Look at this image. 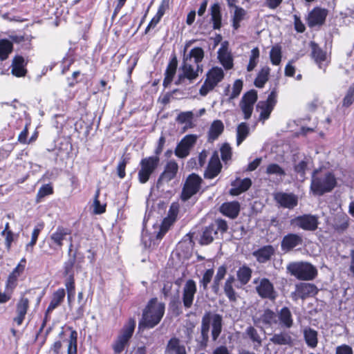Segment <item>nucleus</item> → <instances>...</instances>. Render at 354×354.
<instances>
[{
    "instance_id": "f257e3e1",
    "label": "nucleus",
    "mask_w": 354,
    "mask_h": 354,
    "mask_svg": "<svg viewBox=\"0 0 354 354\" xmlns=\"http://www.w3.org/2000/svg\"><path fill=\"white\" fill-rule=\"evenodd\" d=\"M165 312V304L158 301L157 297L151 298L142 310V317L138 322V329H151L162 320Z\"/></svg>"
},
{
    "instance_id": "f03ea898",
    "label": "nucleus",
    "mask_w": 354,
    "mask_h": 354,
    "mask_svg": "<svg viewBox=\"0 0 354 354\" xmlns=\"http://www.w3.org/2000/svg\"><path fill=\"white\" fill-rule=\"evenodd\" d=\"M337 185V178L333 171H324L322 168L313 170L310 189L314 195L322 196L326 193L330 192Z\"/></svg>"
},
{
    "instance_id": "7ed1b4c3",
    "label": "nucleus",
    "mask_w": 354,
    "mask_h": 354,
    "mask_svg": "<svg viewBox=\"0 0 354 354\" xmlns=\"http://www.w3.org/2000/svg\"><path fill=\"white\" fill-rule=\"evenodd\" d=\"M212 321V337L216 341L221 333L223 317L220 314H212L211 311L205 313L201 320V333L202 341L205 344L209 339V331Z\"/></svg>"
},
{
    "instance_id": "20e7f679",
    "label": "nucleus",
    "mask_w": 354,
    "mask_h": 354,
    "mask_svg": "<svg viewBox=\"0 0 354 354\" xmlns=\"http://www.w3.org/2000/svg\"><path fill=\"white\" fill-rule=\"evenodd\" d=\"M136 322L134 318H129L127 322L121 328L118 335L112 344V348L115 354L121 353L129 346L131 339Z\"/></svg>"
},
{
    "instance_id": "39448f33",
    "label": "nucleus",
    "mask_w": 354,
    "mask_h": 354,
    "mask_svg": "<svg viewBox=\"0 0 354 354\" xmlns=\"http://www.w3.org/2000/svg\"><path fill=\"white\" fill-rule=\"evenodd\" d=\"M160 157L147 156L140 160V169L138 172V180L140 183H147L160 165Z\"/></svg>"
},
{
    "instance_id": "423d86ee",
    "label": "nucleus",
    "mask_w": 354,
    "mask_h": 354,
    "mask_svg": "<svg viewBox=\"0 0 354 354\" xmlns=\"http://www.w3.org/2000/svg\"><path fill=\"white\" fill-rule=\"evenodd\" d=\"M291 275L301 281H310L317 276V270L310 263H293L288 266Z\"/></svg>"
},
{
    "instance_id": "0eeeda50",
    "label": "nucleus",
    "mask_w": 354,
    "mask_h": 354,
    "mask_svg": "<svg viewBox=\"0 0 354 354\" xmlns=\"http://www.w3.org/2000/svg\"><path fill=\"white\" fill-rule=\"evenodd\" d=\"M65 297L66 290L63 288H59L53 292L50 303L45 311L44 317L37 336L43 331L47 322L50 319V314L55 309L61 306L64 301Z\"/></svg>"
},
{
    "instance_id": "6e6552de",
    "label": "nucleus",
    "mask_w": 354,
    "mask_h": 354,
    "mask_svg": "<svg viewBox=\"0 0 354 354\" xmlns=\"http://www.w3.org/2000/svg\"><path fill=\"white\" fill-rule=\"evenodd\" d=\"M202 178L196 174H189L182 189L180 199L185 202L197 194L201 187Z\"/></svg>"
},
{
    "instance_id": "1a4fd4ad",
    "label": "nucleus",
    "mask_w": 354,
    "mask_h": 354,
    "mask_svg": "<svg viewBox=\"0 0 354 354\" xmlns=\"http://www.w3.org/2000/svg\"><path fill=\"white\" fill-rule=\"evenodd\" d=\"M69 241L70 245L68 246V254L69 256V258L67 261H66L64 263L63 276L67 277L66 281H75L74 268L75 267L77 269L81 268V266L79 265L81 261L79 260L77 261V252H75L73 254H71L73 248V244L72 243L73 239L71 236H70Z\"/></svg>"
},
{
    "instance_id": "9d476101",
    "label": "nucleus",
    "mask_w": 354,
    "mask_h": 354,
    "mask_svg": "<svg viewBox=\"0 0 354 354\" xmlns=\"http://www.w3.org/2000/svg\"><path fill=\"white\" fill-rule=\"evenodd\" d=\"M277 91L272 90L265 101H259L257 105V109L260 110L259 120L265 121L270 115L277 104Z\"/></svg>"
},
{
    "instance_id": "9b49d317",
    "label": "nucleus",
    "mask_w": 354,
    "mask_h": 354,
    "mask_svg": "<svg viewBox=\"0 0 354 354\" xmlns=\"http://www.w3.org/2000/svg\"><path fill=\"white\" fill-rule=\"evenodd\" d=\"M290 223L304 230L315 231L318 227L319 221L315 215L304 214L292 218Z\"/></svg>"
},
{
    "instance_id": "f8f14e48",
    "label": "nucleus",
    "mask_w": 354,
    "mask_h": 354,
    "mask_svg": "<svg viewBox=\"0 0 354 354\" xmlns=\"http://www.w3.org/2000/svg\"><path fill=\"white\" fill-rule=\"evenodd\" d=\"M256 292L261 299H268L274 301L277 297L273 283L266 277L260 279L259 284L255 288Z\"/></svg>"
},
{
    "instance_id": "ddd939ff",
    "label": "nucleus",
    "mask_w": 354,
    "mask_h": 354,
    "mask_svg": "<svg viewBox=\"0 0 354 354\" xmlns=\"http://www.w3.org/2000/svg\"><path fill=\"white\" fill-rule=\"evenodd\" d=\"M71 230L62 225L57 227L56 230L50 235L48 245L51 249H61L64 245V241L66 236L71 235Z\"/></svg>"
},
{
    "instance_id": "4468645a",
    "label": "nucleus",
    "mask_w": 354,
    "mask_h": 354,
    "mask_svg": "<svg viewBox=\"0 0 354 354\" xmlns=\"http://www.w3.org/2000/svg\"><path fill=\"white\" fill-rule=\"evenodd\" d=\"M318 292L317 287L313 283H299L295 286V290L292 292L294 300L306 299L315 296Z\"/></svg>"
},
{
    "instance_id": "2eb2a0df",
    "label": "nucleus",
    "mask_w": 354,
    "mask_h": 354,
    "mask_svg": "<svg viewBox=\"0 0 354 354\" xmlns=\"http://www.w3.org/2000/svg\"><path fill=\"white\" fill-rule=\"evenodd\" d=\"M327 15V9L320 7H315L308 13L306 18L308 26L309 28L321 27L325 24Z\"/></svg>"
},
{
    "instance_id": "dca6fc26",
    "label": "nucleus",
    "mask_w": 354,
    "mask_h": 354,
    "mask_svg": "<svg viewBox=\"0 0 354 354\" xmlns=\"http://www.w3.org/2000/svg\"><path fill=\"white\" fill-rule=\"evenodd\" d=\"M197 136L194 134L186 135L177 145L174 153L180 158H186L190 152L192 147L195 145Z\"/></svg>"
},
{
    "instance_id": "f3484780",
    "label": "nucleus",
    "mask_w": 354,
    "mask_h": 354,
    "mask_svg": "<svg viewBox=\"0 0 354 354\" xmlns=\"http://www.w3.org/2000/svg\"><path fill=\"white\" fill-rule=\"evenodd\" d=\"M222 168L223 165L220 161L218 152L215 151L209 160L203 176L205 179H214L221 172Z\"/></svg>"
},
{
    "instance_id": "a211bd4d",
    "label": "nucleus",
    "mask_w": 354,
    "mask_h": 354,
    "mask_svg": "<svg viewBox=\"0 0 354 354\" xmlns=\"http://www.w3.org/2000/svg\"><path fill=\"white\" fill-rule=\"evenodd\" d=\"M196 292V281L192 279L187 280L183 286L182 295V301L185 308H190L192 306Z\"/></svg>"
},
{
    "instance_id": "6ab92c4d",
    "label": "nucleus",
    "mask_w": 354,
    "mask_h": 354,
    "mask_svg": "<svg viewBox=\"0 0 354 354\" xmlns=\"http://www.w3.org/2000/svg\"><path fill=\"white\" fill-rule=\"evenodd\" d=\"M178 171V163L174 160H169L166 163L163 171L159 176L157 184L161 185L163 183H169L176 176Z\"/></svg>"
},
{
    "instance_id": "aec40b11",
    "label": "nucleus",
    "mask_w": 354,
    "mask_h": 354,
    "mask_svg": "<svg viewBox=\"0 0 354 354\" xmlns=\"http://www.w3.org/2000/svg\"><path fill=\"white\" fill-rule=\"evenodd\" d=\"M274 198L283 208L293 209L298 204V198L293 193L277 192Z\"/></svg>"
},
{
    "instance_id": "412c9836",
    "label": "nucleus",
    "mask_w": 354,
    "mask_h": 354,
    "mask_svg": "<svg viewBox=\"0 0 354 354\" xmlns=\"http://www.w3.org/2000/svg\"><path fill=\"white\" fill-rule=\"evenodd\" d=\"M303 238L295 233H288L285 235L281 242V248L283 251L290 252L295 248L303 244Z\"/></svg>"
},
{
    "instance_id": "4be33fe9",
    "label": "nucleus",
    "mask_w": 354,
    "mask_h": 354,
    "mask_svg": "<svg viewBox=\"0 0 354 354\" xmlns=\"http://www.w3.org/2000/svg\"><path fill=\"white\" fill-rule=\"evenodd\" d=\"M178 67V59L175 53H172L169 63L165 71V77L162 85L165 88L168 87L172 82L174 77L176 73Z\"/></svg>"
},
{
    "instance_id": "5701e85b",
    "label": "nucleus",
    "mask_w": 354,
    "mask_h": 354,
    "mask_svg": "<svg viewBox=\"0 0 354 354\" xmlns=\"http://www.w3.org/2000/svg\"><path fill=\"white\" fill-rule=\"evenodd\" d=\"M252 180L249 178L241 179L236 178L231 183L232 188L230 189L229 193L231 196H236L248 191L252 186Z\"/></svg>"
},
{
    "instance_id": "b1692460",
    "label": "nucleus",
    "mask_w": 354,
    "mask_h": 354,
    "mask_svg": "<svg viewBox=\"0 0 354 354\" xmlns=\"http://www.w3.org/2000/svg\"><path fill=\"white\" fill-rule=\"evenodd\" d=\"M188 57H183V64L181 66L182 73L184 76H185L186 79L188 80L190 82L193 80H196L198 75L199 73H202L203 66L201 64L196 65V69L194 67L187 63Z\"/></svg>"
},
{
    "instance_id": "393cba45",
    "label": "nucleus",
    "mask_w": 354,
    "mask_h": 354,
    "mask_svg": "<svg viewBox=\"0 0 354 354\" xmlns=\"http://www.w3.org/2000/svg\"><path fill=\"white\" fill-rule=\"evenodd\" d=\"M240 210V203L236 201L225 202L219 208V211L223 215L232 219H234L239 216Z\"/></svg>"
},
{
    "instance_id": "a878e982",
    "label": "nucleus",
    "mask_w": 354,
    "mask_h": 354,
    "mask_svg": "<svg viewBox=\"0 0 354 354\" xmlns=\"http://www.w3.org/2000/svg\"><path fill=\"white\" fill-rule=\"evenodd\" d=\"M29 299L24 296H21L18 301L16 306L17 316L14 318V322L17 323V326L22 324L29 308Z\"/></svg>"
},
{
    "instance_id": "bb28decb",
    "label": "nucleus",
    "mask_w": 354,
    "mask_h": 354,
    "mask_svg": "<svg viewBox=\"0 0 354 354\" xmlns=\"http://www.w3.org/2000/svg\"><path fill=\"white\" fill-rule=\"evenodd\" d=\"M27 62L21 55H15L12 63V74L17 77H22L26 75L28 72L26 66Z\"/></svg>"
},
{
    "instance_id": "cd10ccee",
    "label": "nucleus",
    "mask_w": 354,
    "mask_h": 354,
    "mask_svg": "<svg viewBox=\"0 0 354 354\" xmlns=\"http://www.w3.org/2000/svg\"><path fill=\"white\" fill-rule=\"evenodd\" d=\"M274 252V248L272 245H267L254 251L252 254L259 263H265L271 259Z\"/></svg>"
},
{
    "instance_id": "c85d7f7f",
    "label": "nucleus",
    "mask_w": 354,
    "mask_h": 354,
    "mask_svg": "<svg viewBox=\"0 0 354 354\" xmlns=\"http://www.w3.org/2000/svg\"><path fill=\"white\" fill-rule=\"evenodd\" d=\"M224 75L223 69L215 66L208 71L205 80L215 88L223 80Z\"/></svg>"
},
{
    "instance_id": "c756f323",
    "label": "nucleus",
    "mask_w": 354,
    "mask_h": 354,
    "mask_svg": "<svg viewBox=\"0 0 354 354\" xmlns=\"http://www.w3.org/2000/svg\"><path fill=\"white\" fill-rule=\"evenodd\" d=\"M311 48V57L314 59L321 68L322 62L326 60V52L324 51L319 45L314 41H311L309 44Z\"/></svg>"
},
{
    "instance_id": "7c9ffc66",
    "label": "nucleus",
    "mask_w": 354,
    "mask_h": 354,
    "mask_svg": "<svg viewBox=\"0 0 354 354\" xmlns=\"http://www.w3.org/2000/svg\"><path fill=\"white\" fill-rule=\"evenodd\" d=\"M211 21L214 30H220L222 26L221 8L218 3H214L210 8Z\"/></svg>"
},
{
    "instance_id": "2f4dec72",
    "label": "nucleus",
    "mask_w": 354,
    "mask_h": 354,
    "mask_svg": "<svg viewBox=\"0 0 354 354\" xmlns=\"http://www.w3.org/2000/svg\"><path fill=\"white\" fill-rule=\"evenodd\" d=\"M224 131V124L220 120H215L210 125L207 133V140L213 142L218 138Z\"/></svg>"
},
{
    "instance_id": "473e14b6",
    "label": "nucleus",
    "mask_w": 354,
    "mask_h": 354,
    "mask_svg": "<svg viewBox=\"0 0 354 354\" xmlns=\"http://www.w3.org/2000/svg\"><path fill=\"white\" fill-rule=\"evenodd\" d=\"M279 324L281 327L290 328L294 324L290 310L287 307H283L278 313Z\"/></svg>"
},
{
    "instance_id": "72a5a7b5",
    "label": "nucleus",
    "mask_w": 354,
    "mask_h": 354,
    "mask_svg": "<svg viewBox=\"0 0 354 354\" xmlns=\"http://www.w3.org/2000/svg\"><path fill=\"white\" fill-rule=\"evenodd\" d=\"M234 282V277L233 275H230L225 280L223 286L224 293L231 302L236 301L238 297L237 293L233 287Z\"/></svg>"
},
{
    "instance_id": "f704fd0d",
    "label": "nucleus",
    "mask_w": 354,
    "mask_h": 354,
    "mask_svg": "<svg viewBox=\"0 0 354 354\" xmlns=\"http://www.w3.org/2000/svg\"><path fill=\"white\" fill-rule=\"evenodd\" d=\"M218 59L225 70H230L233 67V58L227 51V48L222 46L218 50Z\"/></svg>"
},
{
    "instance_id": "c9c22d12",
    "label": "nucleus",
    "mask_w": 354,
    "mask_h": 354,
    "mask_svg": "<svg viewBox=\"0 0 354 354\" xmlns=\"http://www.w3.org/2000/svg\"><path fill=\"white\" fill-rule=\"evenodd\" d=\"M252 269L246 265H243L238 269L236 277L241 286H245L249 283L252 278Z\"/></svg>"
},
{
    "instance_id": "e433bc0d",
    "label": "nucleus",
    "mask_w": 354,
    "mask_h": 354,
    "mask_svg": "<svg viewBox=\"0 0 354 354\" xmlns=\"http://www.w3.org/2000/svg\"><path fill=\"white\" fill-rule=\"evenodd\" d=\"M270 73V68L268 66L262 67L254 79V86L259 88H263L269 80Z\"/></svg>"
},
{
    "instance_id": "4c0bfd02",
    "label": "nucleus",
    "mask_w": 354,
    "mask_h": 354,
    "mask_svg": "<svg viewBox=\"0 0 354 354\" xmlns=\"http://www.w3.org/2000/svg\"><path fill=\"white\" fill-rule=\"evenodd\" d=\"M318 333L315 329L310 327L304 330V337L306 344L310 348H315L318 344Z\"/></svg>"
},
{
    "instance_id": "58836bf2",
    "label": "nucleus",
    "mask_w": 354,
    "mask_h": 354,
    "mask_svg": "<svg viewBox=\"0 0 354 354\" xmlns=\"http://www.w3.org/2000/svg\"><path fill=\"white\" fill-rule=\"evenodd\" d=\"M217 234L215 225L212 223L207 226L203 232L200 239L201 245H208L214 241V235Z\"/></svg>"
},
{
    "instance_id": "ea45409f",
    "label": "nucleus",
    "mask_w": 354,
    "mask_h": 354,
    "mask_svg": "<svg viewBox=\"0 0 354 354\" xmlns=\"http://www.w3.org/2000/svg\"><path fill=\"white\" fill-rule=\"evenodd\" d=\"M166 350L168 352L175 351L176 354H187L185 346L180 344V341L177 337H171L169 340Z\"/></svg>"
},
{
    "instance_id": "a19ab883",
    "label": "nucleus",
    "mask_w": 354,
    "mask_h": 354,
    "mask_svg": "<svg viewBox=\"0 0 354 354\" xmlns=\"http://www.w3.org/2000/svg\"><path fill=\"white\" fill-rule=\"evenodd\" d=\"M12 50L13 44L10 41L6 39H0V60L7 59Z\"/></svg>"
},
{
    "instance_id": "79ce46f5",
    "label": "nucleus",
    "mask_w": 354,
    "mask_h": 354,
    "mask_svg": "<svg viewBox=\"0 0 354 354\" xmlns=\"http://www.w3.org/2000/svg\"><path fill=\"white\" fill-rule=\"evenodd\" d=\"M261 320L263 324L271 326L277 324V315L272 310L266 308L261 316Z\"/></svg>"
},
{
    "instance_id": "37998d69",
    "label": "nucleus",
    "mask_w": 354,
    "mask_h": 354,
    "mask_svg": "<svg viewBox=\"0 0 354 354\" xmlns=\"http://www.w3.org/2000/svg\"><path fill=\"white\" fill-rule=\"evenodd\" d=\"M250 129L245 122L239 124L236 129V145H240L248 136Z\"/></svg>"
},
{
    "instance_id": "c03bdc74",
    "label": "nucleus",
    "mask_w": 354,
    "mask_h": 354,
    "mask_svg": "<svg viewBox=\"0 0 354 354\" xmlns=\"http://www.w3.org/2000/svg\"><path fill=\"white\" fill-rule=\"evenodd\" d=\"M282 51L279 44L273 46L270 51V59L272 65L278 66L281 62Z\"/></svg>"
},
{
    "instance_id": "a18cd8bd",
    "label": "nucleus",
    "mask_w": 354,
    "mask_h": 354,
    "mask_svg": "<svg viewBox=\"0 0 354 354\" xmlns=\"http://www.w3.org/2000/svg\"><path fill=\"white\" fill-rule=\"evenodd\" d=\"M71 330V334L68 339V354H77V333L75 330H73L71 327H69Z\"/></svg>"
},
{
    "instance_id": "49530a36",
    "label": "nucleus",
    "mask_w": 354,
    "mask_h": 354,
    "mask_svg": "<svg viewBox=\"0 0 354 354\" xmlns=\"http://www.w3.org/2000/svg\"><path fill=\"white\" fill-rule=\"evenodd\" d=\"M270 341L276 345H286L291 342L290 335L286 332L274 334Z\"/></svg>"
},
{
    "instance_id": "de8ad7c7",
    "label": "nucleus",
    "mask_w": 354,
    "mask_h": 354,
    "mask_svg": "<svg viewBox=\"0 0 354 354\" xmlns=\"http://www.w3.org/2000/svg\"><path fill=\"white\" fill-rule=\"evenodd\" d=\"M349 225V218L347 215L344 214L338 216L335 221L333 227L337 232H343L345 231Z\"/></svg>"
},
{
    "instance_id": "09e8293b",
    "label": "nucleus",
    "mask_w": 354,
    "mask_h": 354,
    "mask_svg": "<svg viewBox=\"0 0 354 354\" xmlns=\"http://www.w3.org/2000/svg\"><path fill=\"white\" fill-rule=\"evenodd\" d=\"M260 56V51L258 47H254L251 50L250 59L247 66V71L248 72L252 71L257 66Z\"/></svg>"
},
{
    "instance_id": "8fccbe9b",
    "label": "nucleus",
    "mask_w": 354,
    "mask_h": 354,
    "mask_svg": "<svg viewBox=\"0 0 354 354\" xmlns=\"http://www.w3.org/2000/svg\"><path fill=\"white\" fill-rule=\"evenodd\" d=\"M204 55V50L201 47H194L186 57H188V59L193 58L194 63L198 66L203 61Z\"/></svg>"
},
{
    "instance_id": "3c124183",
    "label": "nucleus",
    "mask_w": 354,
    "mask_h": 354,
    "mask_svg": "<svg viewBox=\"0 0 354 354\" xmlns=\"http://www.w3.org/2000/svg\"><path fill=\"white\" fill-rule=\"evenodd\" d=\"M44 227V223H38L37 225L35 226L32 235H31V240L26 245V250H28L29 248H31L32 249L34 248V246L36 245L38 237Z\"/></svg>"
},
{
    "instance_id": "603ef678",
    "label": "nucleus",
    "mask_w": 354,
    "mask_h": 354,
    "mask_svg": "<svg viewBox=\"0 0 354 354\" xmlns=\"http://www.w3.org/2000/svg\"><path fill=\"white\" fill-rule=\"evenodd\" d=\"M54 193L53 187L51 183L43 185L38 190L36 195L37 202L41 201V200L49 195H52Z\"/></svg>"
},
{
    "instance_id": "864d4df0",
    "label": "nucleus",
    "mask_w": 354,
    "mask_h": 354,
    "mask_svg": "<svg viewBox=\"0 0 354 354\" xmlns=\"http://www.w3.org/2000/svg\"><path fill=\"white\" fill-rule=\"evenodd\" d=\"M214 270L213 268H209L205 270L203 273L202 279L200 280V286L203 288V290H207L208 284L211 282Z\"/></svg>"
},
{
    "instance_id": "5fc2aeb1",
    "label": "nucleus",
    "mask_w": 354,
    "mask_h": 354,
    "mask_svg": "<svg viewBox=\"0 0 354 354\" xmlns=\"http://www.w3.org/2000/svg\"><path fill=\"white\" fill-rule=\"evenodd\" d=\"M308 166V160L306 159L302 160L294 165V171L296 174H299L301 178L305 179Z\"/></svg>"
},
{
    "instance_id": "6e6d98bb",
    "label": "nucleus",
    "mask_w": 354,
    "mask_h": 354,
    "mask_svg": "<svg viewBox=\"0 0 354 354\" xmlns=\"http://www.w3.org/2000/svg\"><path fill=\"white\" fill-rule=\"evenodd\" d=\"M257 100V92L252 89L246 92L243 95L241 103L254 105Z\"/></svg>"
},
{
    "instance_id": "4d7b16f0",
    "label": "nucleus",
    "mask_w": 354,
    "mask_h": 354,
    "mask_svg": "<svg viewBox=\"0 0 354 354\" xmlns=\"http://www.w3.org/2000/svg\"><path fill=\"white\" fill-rule=\"evenodd\" d=\"M354 102V83L348 88L342 100V106L349 107Z\"/></svg>"
},
{
    "instance_id": "13d9d810",
    "label": "nucleus",
    "mask_w": 354,
    "mask_h": 354,
    "mask_svg": "<svg viewBox=\"0 0 354 354\" xmlns=\"http://www.w3.org/2000/svg\"><path fill=\"white\" fill-rule=\"evenodd\" d=\"M221 157L223 162H227L232 158V151L228 143H224L220 148Z\"/></svg>"
},
{
    "instance_id": "bf43d9fd",
    "label": "nucleus",
    "mask_w": 354,
    "mask_h": 354,
    "mask_svg": "<svg viewBox=\"0 0 354 354\" xmlns=\"http://www.w3.org/2000/svg\"><path fill=\"white\" fill-rule=\"evenodd\" d=\"M245 333L253 342L257 343L259 345L261 344V338L254 327L252 326L248 327Z\"/></svg>"
},
{
    "instance_id": "052dcab7",
    "label": "nucleus",
    "mask_w": 354,
    "mask_h": 354,
    "mask_svg": "<svg viewBox=\"0 0 354 354\" xmlns=\"http://www.w3.org/2000/svg\"><path fill=\"white\" fill-rule=\"evenodd\" d=\"M18 278L10 272L6 281L5 289L14 292L18 284Z\"/></svg>"
},
{
    "instance_id": "680f3d73",
    "label": "nucleus",
    "mask_w": 354,
    "mask_h": 354,
    "mask_svg": "<svg viewBox=\"0 0 354 354\" xmlns=\"http://www.w3.org/2000/svg\"><path fill=\"white\" fill-rule=\"evenodd\" d=\"M266 173L268 174H277L279 176H285L286 173L284 169L277 163H271L268 165L266 168Z\"/></svg>"
},
{
    "instance_id": "e2e57ef3",
    "label": "nucleus",
    "mask_w": 354,
    "mask_h": 354,
    "mask_svg": "<svg viewBox=\"0 0 354 354\" xmlns=\"http://www.w3.org/2000/svg\"><path fill=\"white\" fill-rule=\"evenodd\" d=\"M129 162V158L122 156L117 166V174L121 179L126 176V166Z\"/></svg>"
},
{
    "instance_id": "0e129e2a",
    "label": "nucleus",
    "mask_w": 354,
    "mask_h": 354,
    "mask_svg": "<svg viewBox=\"0 0 354 354\" xmlns=\"http://www.w3.org/2000/svg\"><path fill=\"white\" fill-rule=\"evenodd\" d=\"M100 195V192L97 190L95 194V198L93 201V206H94V213L96 214H101L106 212V205H101L100 202L98 199Z\"/></svg>"
},
{
    "instance_id": "69168bd1",
    "label": "nucleus",
    "mask_w": 354,
    "mask_h": 354,
    "mask_svg": "<svg viewBox=\"0 0 354 354\" xmlns=\"http://www.w3.org/2000/svg\"><path fill=\"white\" fill-rule=\"evenodd\" d=\"M243 88V81L241 80H236L233 84L232 92L230 94V99L232 100L237 97Z\"/></svg>"
},
{
    "instance_id": "338daca9",
    "label": "nucleus",
    "mask_w": 354,
    "mask_h": 354,
    "mask_svg": "<svg viewBox=\"0 0 354 354\" xmlns=\"http://www.w3.org/2000/svg\"><path fill=\"white\" fill-rule=\"evenodd\" d=\"M30 123H26L24 129L19 134L17 138V141L22 145H28V129H29Z\"/></svg>"
},
{
    "instance_id": "774afa93",
    "label": "nucleus",
    "mask_w": 354,
    "mask_h": 354,
    "mask_svg": "<svg viewBox=\"0 0 354 354\" xmlns=\"http://www.w3.org/2000/svg\"><path fill=\"white\" fill-rule=\"evenodd\" d=\"M26 266V258H22L17 266L13 269L11 272L12 274H14L17 277H19L24 272Z\"/></svg>"
}]
</instances>
